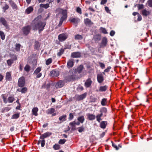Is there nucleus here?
Masks as SVG:
<instances>
[{
	"instance_id": "nucleus-52",
	"label": "nucleus",
	"mask_w": 152,
	"mask_h": 152,
	"mask_svg": "<svg viewBox=\"0 0 152 152\" xmlns=\"http://www.w3.org/2000/svg\"><path fill=\"white\" fill-rule=\"evenodd\" d=\"M100 30L104 34H107V33L106 29L105 28L101 27L100 28Z\"/></svg>"
},
{
	"instance_id": "nucleus-53",
	"label": "nucleus",
	"mask_w": 152,
	"mask_h": 152,
	"mask_svg": "<svg viewBox=\"0 0 152 152\" xmlns=\"http://www.w3.org/2000/svg\"><path fill=\"white\" fill-rule=\"evenodd\" d=\"M41 145L42 147H43L45 146V140L44 139H41Z\"/></svg>"
},
{
	"instance_id": "nucleus-22",
	"label": "nucleus",
	"mask_w": 152,
	"mask_h": 152,
	"mask_svg": "<svg viewBox=\"0 0 152 152\" xmlns=\"http://www.w3.org/2000/svg\"><path fill=\"white\" fill-rule=\"evenodd\" d=\"M59 120L61 122H62L66 120V115H64L59 117Z\"/></svg>"
},
{
	"instance_id": "nucleus-60",
	"label": "nucleus",
	"mask_w": 152,
	"mask_h": 152,
	"mask_svg": "<svg viewBox=\"0 0 152 152\" xmlns=\"http://www.w3.org/2000/svg\"><path fill=\"white\" fill-rule=\"evenodd\" d=\"M105 10L107 13H110V10L107 7H105Z\"/></svg>"
},
{
	"instance_id": "nucleus-64",
	"label": "nucleus",
	"mask_w": 152,
	"mask_h": 152,
	"mask_svg": "<svg viewBox=\"0 0 152 152\" xmlns=\"http://www.w3.org/2000/svg\"><path fill=\"white\" fill-rule=\"evenodd\" d=\"M142 19V18L141 15H140L138 14V15L137 20L138 21H140Z\"/></svg>"
},
{
	"instance_id": "nucleus-33",
	"label": "nucleus",
	"mask_w": 152,
	"mask_h": 152,
	"mask_svg": "<svg viewBox=\"0 0 152 152\" xmlns=\"http://www.w3.org/2000/svg\"><path fill=\"white\" fill-rule=\"evenodd\" d=\"M83 69V66L82 65H80L77 69V71L78 73H80Z\"/></svg>"
},
{
	"instance_id": "nucleus-54",
	"label": "nucleus",
	"mask_w": 152,
	"mask_h": 152,
	"mask_svg": "<svg viewBox=\"0 0 152 152\" xmlns=\"http://www.w3.org/2000/svg\"><path fill=\"white\" fill-rule=\"evenodd\" d=\"M111 69V67L110 66H108L107 67V68L105 69L104 71V72H103V74L104 75H105V72H109L110 69Z\"/></svg>"
},
{
	"instance_id": "nucleus-17",
	"label": "nucleus",
	"mask_w": 152,
	"mask_h": 152,
	"mask_svg": "<svg viewBox=\"0 0 152 152\" xmlns=\"http://www.w3.org/2000/svg\"><path fill=\"white\" fill-rule=\"evenodd\" d=\"M92 83V81L90 78H88L85 83V85L87 88L90 87Z\"/></svg>"
},
{
	"instance_id": "nucleus-34",
	"label": "nucleus",
	"mask_w": 152,
	"mask_h": 152,
	"mask_svg": "<svg viewBox=\"0 0 152 152\" xmlns=\"http://www.w3.org/2000/svg\"><path fill=\"white\" fill-rule=\"evenodd\" d=\"M9 8V5L6 4H5L4 6L2 7V9L4 12H5L6 10H8Z\"/></svg>"
},
{
	"instance_id": "nucleus-37",
	"label": "nucleus",
	"mask_w": 152,
	"mask_h": 152,
	"mask_svg": "<svg viewBox=\"0 0 152 152\" xmlns=\"http://www.w3.org/2000/svg\"><path fill=\"white\" fill-rule=\"evenodd\" d=\"M15 100L13 96L9 97L7 99V101L9 103L12 102Z\"/></svg>"
},
{
	"instance_id": "nucleus-55",
	"label": "nucleus",
	"mask_w": 152,
	"mask_h": 152,
	"mask_svg": "<svg viewBox=\"0 0 152 152\" xmlns=\"http://www.w3.org/2000/svg\"><path fill=\"white\" fill-rule=\"evenodd\" d=\"M76 12L80 14H82L81 9L79 7H78L77 8Z\"/></svg>"
},
{
	"instance_id": "nucleus-9",
	"label": "nucleus",
	"mask_w": 152,
	"mask_h": 152,
	"mask_svg": "<svg viewBox=\"0 0 152 152\" xmlns=\"http://www.w3.org/2000/svg\"><path fill=\"white\" fill-rule=\"evenodd\" d=\"M64 82L61 80H60L55 85V87L56 88H58L63 87L64 85Z\"/></svg>"
},
{
	"instance_id": "nucleus-11",
	"label": "nucleus",
	"mask_w": 152,
	"mask_h": 152,
	"mask_svg": "<svg viewBox=\"0 0 152 152\" xmlns=\"http://www.w3.org/2000/svg\"><path fill=\"white\" fill-rule=\"evenodd\" d=\"M59 75L58 71L53 70L51 71L50 73V75L52 77H56L58 76Z\"/></svg>"
},
{
	"instance_id": "nucleus-8",
	"label": "nucleus",
	"mask_w": 152,
	"mask_h": 152,
	"mask_svg": "<svg viewBox=\"0 0 152 152\" xmlns=\"http://www.w3.org/2000/svg\"><path fill=\"white\" fill-rule=\"evenodd\" d=\"M0 22L7 29H9V26L7 23V22L4 18L1 17L0 18Z\"/></svg>"
},
{
	"instance_id": "nucleus-47",
	"label": "nucleus",
	"mask_w": 152,
	"mask_h": 152,
	"mask_svg": "<svg viewBox=\"0 0 152 152\" xmlns=\"http://www.w3.org/2000/svg\"><path fill=\"white\" fill-rule=\"evenodd\" d=\"M77 129H78V132L80 133H81L84 131L85 129L84 127L83 126L78 127Z\"/></svg>"
},
{
	"instance_id": "nucleus-1",
	"label": "nucleus",
	"mask_w": 152,
	"mask_h": 152,
	"mask_svg": "<svg viewBox=\"0 0 152 152\" xmlns=\"http://www.w3.org/2000/svg\"><path fill=\"white\" fill-rule=\"evenodd\" d=\"M41 16H38L35 18L33 21L32 26L34 30H38L40 33L44 28L46 23L40 20Z\"/></svg>"
},
{
	"instance_id": "nucleus-62",
	"label": "nucleus",
	"mask_w": 152,
	"mask_h": 152,
	"mask_svg": "<svg viewBox=\"0 0 152 152\" xmlns=\"http://www.w3.org/2000/svg\"><path fill=\"white\" fill-rule=\"evenodd\" d=\"M83 87L81 86H79L77 88V90H80V91H82L83 90Z\"/></svg>"
},
{
	"instance_id": "nucleus-39",
	"label": "nucleus",
	"mask_w": 152,
	"mask_h": 152,
	"mask_svg": "<svg viewBox=\"0 0 152 152\" xmlns=\"http://www.w3.org/2000/svg\"><path fill=\"white\" fill-rule=\"evenodd\" d=\"M10 57L11 58L10 59H12L13 61L17 60V57L16 55H12L10 56Z\"/></svg>"
},
{
	"instance_id": "nucleus-36",
	"label": "nucleus",
	"mask_w": 152,
	"mask_h": 152,
	"mask_svg": "<svg viewBox=\"0 0 152 152\" xmlns=\"http://www.w3.org/2000/svg\"><path fill=\"white\" fill-rule=\"evenodd\" d=\"M107 104V99L105 98L103 99H102L101 104L102 106H105Z\"/></svg>"
},
{
	"instance_id": "nucleus-12",
	"label": "nucleus",
	"mask_w": 152,
	"mask_h": 152,
	"mask_svg": "<svg viewBox=\"0 0 152 152\" xmlns=\"http://www.w3.org/2000/svg\"><path fill=\"white\" fill-rule=\"evenodd\" d=\"M69 20L72 23L77 24L80 22V19L77 18H71L69 19Z\"/></svg>"
},
{
	"instance_id": "nucleus-24",
	"label": "nucleus",
	"mask_w": 152,
	"mask_h": 152,
	"mask_svg": "<svg viewBox=\"0 0 152 152\" xmlns=\"http://www.w3.org/2000/svg\"><path fill=\"white\" fill-rule=\"evenodd\" d=\"M38 111V108L37 107L34 108L32 110V113L33 115L35 116H37L38 115L37 112Z\"/></svg>"
},
{
	"instance_id": "nucleus-50",
	"label": "nucleus",
	"mask_w": 152,
	"mask_h": 152,
	"mask_svg": "<svg viewBox=\"0 0 152 152\" xmlns=\"http://www.w3.org/2000/svg\"><path fill=\"white\" fill-rule=\"evenodd\" d=\"M107 109L105 107L102 108L100 110V111L101 112V113H102V114L103 113H106L107 112Z\"/></svg>"
},
{
	"instance_id": "nucleus-32",
	"label": "nucleus",
	"mask_w": 152,
	"mask_h": 152,
	"mask_svg": "<svg viewBox=\"0 0 152 152\" xmlns=\"http://www.w3.org/2000/svg\"><path fill=\"white\" fill-rule=\"evenodd\" d=\"M14 61L12 59H9L7 60V64L9 66H11L12 64L13 63Z\"/></svg>"
},
{
	"instance_id": "nucleus-19",
	"label": "nucleus",
	"mask_w": 152,
	"mask_h": 152,
	"mask_svg": "<svg viewBox=\"0 0 152 152\" xmlns=\"http://www.w3.org/2000/svg\"><path fill=\"white\" fill-rule=\"evenodd\" d=\"M80 56V53L78 52L72 53L71 55V57L72 58H79Z\"/></svg>"
},
{
	"instance_id": "nucleus-3",
	"label": "nucleus",
	"mask_w": 152,
	"mask_h": 152,
	"mask_svg": "<svg viewBox=\"0 0 152 152\" xmlns=\"http://www.w3.org/2000/svg\"><path fill=\"white\" fill-rule=\"evenodd\" d=\"M41 69V68L38 67L34 71L33 73V74L36 75L37 78L40 77L42 75V73L40 72Z\"/></svg>"
},
{
	"instance_id": "nucleus-20",
	"label": "nucleus",
	"mask_w": 152,
	"mask_h": 152,
	"mask_svg": "<svg viewBox=\"0 0 152 152\" xmlns=\"http://www.w3.org/2000/svg\"><path fill=\"white\" fill-rule=\"evenodd\" d=\"M69 125L72 131L75 130L76 129V125L75 124V121H73L69 123Z\"/></svg>"
},
{
	"instance_id": "nucleus-46",
	"label": "nucleus",
	"mask_w": 152,
	"mask_h": 152,
	"mask_svg": "<svg viewBox=\"0 0 152 152\" xmlns=\"http://www.w3.org/2000/svg\"><path fill=\"white\" fill-rule=\"evenodd\" d=\"M64 50L63 49H61L59 51V52L57 53V55L58 56H60L64 53Z\"/></svg>"
},
{
	"instance_id": "nucleus-56",
	"label": "nucleus",
	"mask_w": 152,
	"mask_h": 152,
	"mask_svg": "<svg viewBox=\"0 0 152 152\" xmlns=\"http://www.w3.org/2000/svg\"><path fill=\"white\" fill-rule=\"evenodd\" d=\"M148 4L149 7H152V0H148Z\"/></svg>"
},
{
	"instance_id": "nucleus-63",
	"label": "nucleus",
	"mask_w": 152,
	"mask_h": 152,
	"mask_svg": "<svg viewBox=\"0 0 152 152\" xmlns=\"http://www.w3.org/2000/svg\"><path fill=\"white\" fill-rule=\"evenodd\" d=\"M144 6L142 4H139L138 6V8L139 10H140L143 8Z\"/></svg>"
},
{
	"instance_id": "nucleus-25",
	"label": "nucleus",
	"mask_w": 152,
	"mask_h": 152,
	"mask_svg": "<svg viewBox=\"0 0 152 152\" xmlns=\"http://www.w3.org/2000/svg\"><path fill=\"white\" fill-rule=\"evenodd\" d=\"M84 23L86 25H91L93 24L91 20L88 18L84 19Z\"/></svg>"
},
{
	"instance_id": "nucleus-30",
	"label": "nucleus",
	"mask_w": 152,
	"mask_h": 152,
	"mask_svg": "<svg viewBox=\"0 0 152 152\" xmlns=\"http://www.w3.org/2000/svg\"><path fill=\"white\" fill-rule=\"evenodd\" d=\"M102 116V113H101L100 114H98L96 117V118L97 121H98L99 122H100V121L102 120L101 117Z\"/></svg>"
},
{
	"instance_id": "nucleus-29",
	"label": "nucleus",
	"mask_w": 152,
	"mask_h": 152,
	"mask_svg": "<svg viewBox=\"0 0 152 152\" xmlns=\"http://www.w3.org/2000/svg\"><path fill=\"white\" fill-rule=\"evenodd\" d=\"M55 111V109L53 108H51L48 109L46 111L47 113L48 114H51L53 113Z\"/></svg>"
},
{
	"instance_id": "nucleus-2",
	"label": "nucleus",
	"mask_w": 152,
	"mask_h": 152,
	"mask_svg": "<svg viewBox=\"0 0 152 152\" xmlns=\"http://www.w3.org/2000/svg\"><path fill=\"white\" fill-rule=\"evenodd\" d=\"M67 13L66 10H62V16L60 18V22L58 25V26H61L62 25L63 22L66 19L67 17Z\"/></svg>"
},
{
	"instance_id": "nucleus-45",
	"label": "nucleus",
	"mask_w": 152,
	"mask_h": 152,
	"mask_svg": "<svg viewBox=\"0 0 152 152\" xmlns=\"http://www.w3.org/2000/svg\"><path fill=\"white\" fill-rule=\"evenodd\" d=\"M15 50L17 51H18L20 50V47L21 46V45L19 44H16L15 45Z\"/></svg>"
},
{
	"instance_id": "nucleus-26",
	"label": "nucleus",
	"mask_w": 152,
	"mask_h": 152,
	"mask_svg": "<svg viewBox=\"0 0 152 152\" xmlns=\"http://www.w3.org/2000/svg\"><path fill=\"white\" fill-rule=\"evenodd\" d=\"M142 13L143 15L147 16L150 14V12L149 11H147L146 10L144 9L142 10Z\"/></svg>"
},
{
	"instance_id": "nucleus-18",
	"label": "nucleus",
	"mask_w": 152,
	"mask_h": 152,
	"mask_svg": "<svg viewBox=\"0 0 152 152\" xmlns=\"http://www.w3.org/2000/svg\"><path fill=\"white\" fill-rule=\"evenodd\" d=\"M74 62V60L72 59H70L67 62V66L69 68L72 67L73 65Z\"/></svg>"
},
{
	"instance_id": "nucleus-27",
	"label": "nucleus",
	"mask_w": 152,
	"mask_h": 152,
	"mask_svg": "<svg viewBox=\"0 0 152 152\" xmlns=\"http://www.w3.org/2000/svg\"><path fill=\"white\" fill-rule=\"evenodd\" d=\"M107 88V86H100L99 88V91L103 92L105 91Z\"/></svg>"
},
{
	"instance_id": "nucleus-21",
	"label": "nucleus",
	"mask_w": 152,
	"mask_h": 152,
	"mask_svg": "<svg viewBox=\"0 0 152 152\" xmlns=\"http://www.w3.org/2000/svg\"><path fill=\"white\" fill-rule=\"evenodd\" d=\"M6 79L8 81L12 80V77L10 72H7L6 73Z\"/></svg>"
},
{
	"instance_id": "nucleus-40",
	"label": "nucleus",
	"mask_w": 152,
	"mask_h": 152,
	"mask_svg": "<svg viewBox=\"0 0 152 152\" xmlns=\"http://www.w3.org/2000/svg\"><path fill=\"white\" fill-rule=\"evenodd\" d=\"M75 39L80 40L83 38V37L81 35L77 34L75 36Z\"/></svg>"
},
{
	"instance_id": "nucleus-43",
	"label": "nucleus",
	"mask_w": 152,
	"mask_h": 152,
	"mask_svg": "<svg viewBox=\"0 0 152 152\" xmlns=\"http://www.w3.org/2000/svg\"><path fill=\"white\" fill-rule=\"evenodd\" d=\"M19 113H16L12 115V118L13 119H17L19 117Z\"/></svg>"
},
{
	"instance_id": "nucleus-42",
	"label": "nucleus",
	"mask_w": 152,
	"mask_h": 152,
	"mask_svg": "<svg viewBox=\"0 0 152 152\" xmlns=\"http://www.w3.org/2000/svg\"><path fill=\"white\" fill-rule=\"evenodd\" d=\"M30 67L29 65L27 64L25 67L24 69L27 72H28L30 71Z\"/></svg>"
},
{
	"instance_id": "nucleus-15",
	"label": "nucleus",
	"mask_w": 152,
	"mask_h": 152,
	"mask_svg": "<svg viewBox=\"0 0 152 152\" xmlns=\"http://www.w3.org/2000/svg\"><path fill=\"white\" fill-rule=\"evenodd\" d=\"M9 2L12 8L15 10L18 9V7L16 4L12 0H9Z\"/></svg>"
},
{
	"instance_id": "nucleus-14",
	"label": "nucleus",
	"mask_w": 152,
	"mask_h": 152,
	"mask_svg": "<svg viewBox=\"0 0 152 152\" xmlns=\"http://www.w3.org/2000/svg\"><path fill=\"white\" fill-rule=\"evenodd\" d=\"M87 116V119L90 121H93L96 118L95 115L88 113L86 114Z\"/></svg>"
},
{
	"instance_id": "nucleus-10",
	"label": "nucleus",
	"mask_w": 152,
	"mask_h": 152,
	"mask_svg": "<svg viewBox=\"0 0 152 152\" xmlns=\"http://www.w3.org/2000/svg\"><path fill=\"white\" fill-rule=\"evenodd\" d=\"M97 80L98 83H102L104 80V77L102 73H100L97 75Z\"/></svg>"
},
{
	"instance_id": "nucleus-23",
	"label": "nucleus",
	"mask_w": 152,
	"mask_h": 152,
	"mask_svg": "<svg viewBox=\"0 0 152 152\" xmlns=\"http://www.w3.org/2000/svg\"><path fill=\"white\" fill-rule=\"evenodd\" d=\"M107 122L105 121H102L100 124V126L101 128L104 129L106 128L107 125Z\"/></svg>"
},
{
	"instance_id": "nucleus-48",
	"label": "nucleus",
	"mask_w": 152,
	"mask_h": 152,
	"mask_svg": "<svg viewBox=\"0 0 152 152\" xmlns=\"http://www.w3.org/2000/svg\"><path fill=\"white\" fill-rule=\"evenodd\" d=\"M66 140L65 139H60L58 141V143L60 144H64L66 142Z\"/></svg>"
},
{
	"instance_id": "nucleus-6",
	"label": "nucleus",
	"mask_w": 152,
	"mask_h": 152,
	"mask_svg": "<svg viewBox=\"0 0 152 152\" xmlns=\"http://www.w3.org/2000/svg\"><path fill=\"white\" fill-rule=\"evenodd\" d=\"M31 29V27L30 26H28L23 27V31L24 34L27 35L29 33Z\"/></svg>"
},
{
	"instance_id": "nucleus-4",
	"label": "nucleus",
	"mask_w": 152,
	"mask_h": 152,
	"mask_svg": "<svg viewBox=\"0 0 152 152\" xmlns=\"http://www.w3.org/2000/svg\"><path fill=\"white\" fill-rule=\"evenodd\" d=\"M87 95V93H85L81 95H76L75 98L76 100L79 101L85 98Z\"/></svg>"
},
{
	"instance_id": "nucleus-5",
	"label": "nucleus",
	"mask_w": 152,
	"mask_h": 152,
	"mask_svg": "<svg viewBox=\"0 0 152 152\" xmlns=\"http://www.w3.org/2000/svg\"><path fill=\"white\" fill-rule=\"evenodd\" d=\"M67 35L65 34H62L58 36V39L60 41L63 42L67 38Z\"/></svg>"
},
{
	"instance_id": "nucleus-13",
	"label": "nucleus",
	"mask_w": 152,
	"mask_h": 152,
	"mask_svg": "<svg viewBox=\"0 0 152 152\" xmlns=\"http://www.w3.org/2000/svg\"><path fill=\"white\" fill-rule=\"evenodd\" d=\"M52 134L50 132H46L42 134L40 137V139H44L48 137H49Z\"/></svg>"
},
{
	"instance_id": "nucleus-35",
	"label": "nucleus",
	"mask_w": 152,
	"mask_h": 152,
	"mask_svg": "<svg viewBox=\"0 0 152 152\" xmlns=\"http://www.w3.org/2000/svg\"><path fill=\"white\" fill-rule=\"evenodd\" d=\"M49 6V4H41L40 5V7L44 8L45 9L48 8Z\"/></svg>"
},
{
	"instance_id": "nucleus-28",
	"label": "nucleus",
	"mask_w": 152,
	"mask_h": 152,
	"mask_svg": "<svg viewBox=\"0 0 152 152\" xmlns=\"http://www.w3.org/2000/svg\"><path fill=\"white\" fill-rule=\"evenodd\" d=\"M77 119L81 124L83 123L85 120L84 117L83 115L78 117Z\"/></svg>"
},
{
	"instance_id": "nucleus-58",
	"label": "nucleus",
	"mask_w": 152,
	"mask_h": 152,
	"mask_svg": "<svg viewBox=\"0 0 152 152\" xmlns=\"http://www.w3.org/2000/svg\"><path fill=\"white\" fill-rule=\"evenodd\" d=\"M35 47L36 48L39 47V43L38 41H36L35 43Z\"/></svg>"
},
{
	"instance_id": "nucleus-51",
	"label": "nucleus",
	"mask_w": 152,
	"mask_h": 152,
	"mask_svg": "<svg viewBox=\"0 0 152 152\" xmlns=\"http://www.w3.org/2000/svg\"><path fill=\"white\" fill-rule=\"evenodd\" d=\"M27 88L26 87H23L22 89H21V92H22V93H26L27 91Z\"/></svg>"
},
{
	"instance_id": "nucleus-57",
	"label": "nucleus",
	"mask_w": 152,
	"mask_h": 152,
	"mask_svg": "<svg viewBox=\"0 0 152 152\" xmlns=\"http://www.w3.org/2000/svg\"><path fill=\"white\" fill-rule=\"evenodd\" d=\"M74 118V115L72 113H70L69 114V120H72Z\"/></svg>"
},
{
	"instance_id": "nucleus-38",
	"label": "nucleus",
	"mask_w": 152,
	"mask_h": 152,
	"mask_svg": "<svg viewBox=\"0 0 152 152\" xmlns=\"http://www.w3.org/2000/svg\"><path fill=\"white\" fill-rule=\"evenodd\" d=\"M73 76L72 75L68 76L65 77V79L67 81H70L72 79Z\"/></svg>"
},
{
	"instance_id": "nucleus-49",
	"label": "nucleus",
	"mask_w": 152,
	"mask_h": 152,
	"mask_svg": "<svg viewBox=\"0 0 152 152\" xmlns=\"http://www.w3.org/2000/svg\"><path fill=\"white\" fill-rule=\"evenodd\" d=\"M52 62V59L51 58H49L46 61V64L47 65H49Z\"/></svg>"
},
{
	"instance_id": "nucleus-41",
	"label": "nucleus",
	"mask_w": 152,
	"mask_h": 152,
	"mask_svg": "<svg viewBox=\"0 0 152 152\" xmlns=\"http://www.w3.org/2000/svg\"><path fill=\"white\" fill-rule=\"evenodd\" d=\"M0 36H1V39L4 40L5 39V36L3 32L0 31Z\"/></svg>"
},
{
	"instance_id": "nucleus-59",
	"label": "nucleus",
	"mask_w": 152,
	"mask_h": 152,
	"mask_svg": "<svg viewBox=\"0 0 152 152\" xmlns=\"http://www.w3.org/2000/svg\"><path fill=\"white\" fill-rule=\"evenodd\" d=\"M99 64L102 69H104L105 68V65L104 64L101 62H99Z\"/></svg>"
},
{
	"instance_id": "nucleus-16",
	"label": "nucleus",
	"mask_w": 152,
	"mask_h": 152,
	"mask_svg": "<svg viewBox=\"0 0 152 152\" xmlns=\"http://www.w3.org/2000/svg\"><path fill=\"white\" fill-rule=\"evenodd\" d=\"M33 10V6H30L26 9L25 12V13L28 14L31 12Z\"/></svg>"
},
{
	"instance_id": "nucleus-61",
	"label": "nucleus",
	"mask_w": 152,
	"mask_h": 152,
	"mask_svg": "<svg viewBox=\"0 0 152 152\" xmlns=\"http://www.w3.org/2000/svg\"><path fill=\"white\" fill-rule=\"evenodd\" d=\"M107 0H102L100 3L101 4H104L106 3Z\"/></svg>"
},
{
	"instance_id": "nucleus-7",
	"label": "nucleus",
	"mask_w": 152,
	"mask_h": 152,
	"mask_svg": "<svg viewBox=\"0 0 152 152\" xmlns=\"http://www.w3.org/2000/svg\"><path fill=\"white\" fill-rule=\"evenodd\" d=\"M25 83V79L24 77H21L19 78L18 81V86L20 87L23 86Z\"/></svg>"
},
{
	"instance_id": "nucleus-31",
	"label": "nucleus",
	"mask_w": 152,
	"mask_h": 152,
	"mask_svg": "<svg viewBox=\"0 0 152 152\" xmlns=\"http://www.w3.org/2000/svg\"><path fill=\"white\" fill-rule=\"evenodd\" d=\"M107 42V39L106 38H104L102 40V44L104 46H105L106 45Z\"/></svg>"
},
{
	"instance_id": "nucleus-44",
	"label": "nucleus",
	"mask_w": 152,
	"mask_h": 152,
	"mask_svg": "<svg viewBox=\"0 0 152 152\" xmlns=\"http://www.w3.org/2000/svg\"><path fill=\"white\" fill-rule=\"evenodd\" d=\"M53 148L55 150H57L60 149V146L58 144H56L53 146Z\"/></svg>"
}]
</instances>
